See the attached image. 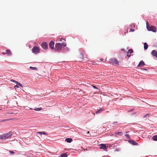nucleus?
<instances>
[{
    "mask_svg": "<svg viewBox=\"0 0 157 157\" xmlns=\"http://www.w3.org/2000/svg\"><path fill=\"white\" fill-rule=\"evenodd\" d=\"M66 45V43L61 44L59 43H57L56 44L55 50L57 51H59L62 49L63 46L65 47Z\"/></svg>",
    "mask_w": 157,
    "mask_h": 157,
    "instance_id": "nucleus-1",
    "label": "nucleus"
},
{
    "mask_svg": "<svg viewBox=\"0 0 157 157\" xmlns=\"http://www.w3.org/2000/svg\"><path fill=\"white\" fill-rule=\"evenodd\" d=\"M11 136V133L9 132L6 134L1 135L0 136V139H6Z\"/></svg>",
    "mask_w": 157,
    "mask_h": 157,
    "instance_id": "nucleus-2",
    "label": "nucleus"
},
{
    "mask_svg": "<svg viewBox=\"0 0 157 157\" xmlns=\"http://www.w3.org/2000/svg\"><path fill=\"white\" fill-rule=\"evenodd\" d=\"M147 28V30L149 31H152L154 32H155L156 31V28L154 26H148V23L146 22Z\"/></svg>",
    "mask_w": 157,
    "mask_h": 157,
    "instance_id": "nucleus-3",
    "label": "nucleus"
},
{
    "mask_svg": "<svg viewBox=\"0 0 157 157\" xmlns=\"http://www.w3.org/2000/svg\"><path fill=\"white\" fill-rule=\"evenodd\" d=\"M32 51L35 54H37L40 52V49L37 46L33 47L32 49Z\"/></svg>",
    "mask_w": 157,
    "mask_h": 157,
    "instance_id": "nucleus-4",
    "label": "nucleus"
},
{
    "mask_svg": "<svg viewBox=\"0 0 157 157\" xmlns=\"http://www.w3.org/2000/svg\"><path fill=\"white\" fill-rule=\"evenodd\" d=\"M109 63H112L113 64L119 65V63L118 61L115 58H113L110 59L109 60Z\"/></svg>",
    "mask_w": 157,
    "mask_h": 157,
    "instance_id": "nucleus-5",
    "label": "nucleus"
},
{
    "mask_svg": "<svg viewBox=\"0 0 157 157\" xmlns=\"http://www.w3.org/2000/svg\"><path fill=\"white\" fill-rule=\"evenodd\" d=\"M41 46L44 49H46L48 48V45L45 42H44L41 44Z\"/></svg>",
    "mask_w": 157,
    "mask_h": 157,
    "instance_id": "nucleus-6",
    "label": "nucleus"
},
{
    "mask_svg": "<svg viewBox=\"0 0 157 157\" xmlns=\"http://www.w3.org/2000/svg\"><path fill=\"white\" fill-rule=\"evenodd\" d=\"M54 42L53 41H51L49 44V47L52 49H54Z\"/></svg>",
    "mask_w": 157,
    "mask_h": 157,
    "instance_id": "nucleus-7",
    "label": "nucleus"
},
{
    "mask_svg": "<svg viewBox=\"0 0 157 157\" xmlns=\"http://www.w3.org/2000/svg\"><path fill=\"white\" fill-rule=\"evenodd\" d=\"M133 50L131 49H129L128 50L127 53V55L128 57H130L131 56V54L133 52Z\"/></svg>",
    "mask_w": 157,
    "mask_h": 157,
    "instance_id": "nucleus-8",
    "label": "nucleus"
},
{
    "mask_svg": "<svg viewBox=\"0 0 157 157\" xmlns=\"http://www.w3.org/2000/svg\"><path fill=\"white\" fill-rule=\"evenodd\" d=\"M100 146V148L101 149H103L105 150V149H106V146L105 144H101L99 145Z\"/></svg>",
    "mask_w": 157,
    "mask_h": 157,
    "instance_id": "nucleus-9",
    "label": "nucleus"
},
{
    "mask_svg": "<svg viewBox=\"0 0 157 157\" xmlns=\"http://www.w3.org/2000/svg\"><path fill=\"white\" fill-rule=\"evenodd\" d=\"M151 54L153 56H155L157 58V52L155 50H153L151 52Z\"/></svg>",
    "mask_w": 157,
    "mask_h": 157,
    "instance_id": "nucleus-10",
    "label": "nucleus"
},
{
    "mask_svg": "<svg viewBox=\"0 0 157 157\" xmlns=\"http://www.w3.org/2000/svg\"><path fill=\"white\" fill-rule=\"evenodd\" d=\"M105 110L104 108H101L100 109H99L98 110L96 111L95 112L96 114H98L100 113L102 111Z\"/></svg>",
    "mask_w": 157,
    "mask_h": 157,
    "instance_id": "nucleus-11",
    "label": "nucleus"
},
{
    "mask_svg": "<svg viewBox=\"0 0 157 157\" xmlns=\"http://www.w3.org/2000/svg\"><path fill=\"white\" fill-rule=\"evenodd\" d=\"M145 65L144 62L143 61H140L139 64L138 65V67H140L141 66H144Z\"/></svg>",
    "mask_w": 157,
    "mask_h": 157,
    "instance_id": "nucleus-12",
    "label": "nucleus"
},
{
    "mask_svg": "<svg viewBox=\"0 0 157 157\" xmlns=\"http://www.w3.org/2000/svg\"><path fill=\"white\" fill-rule=\"evenodd\" d=\"M65 141L67 143H71L72 141V140L71 138H68L66 139Z\"/></svg>",
    "mask_w": 157,
    "mask_h": 157,
    "instance_id": "nucleus-13",
    "label": "nucleus"
},
{
    "mask_svg": "<svg viewBox=\"0 0 157 157\" xmlns=\"http://www.w3.org/2000/svg\"><path fill=\"white\" fill-rule=\"evenodd\" d=\"M6 53L9 56H10L11 55L12 53L10 51L9 49H7L6 50Z\"/></svg>",
    "mask_w": 157,
    "mask_h": 157,
    "instance_id": "nucleus-14",
    "label": "nucleus"
},
{
    "mask_svg": "<svg viewBox=\"0 0 157 157\" xmlns=\"http://www.w3.org/2000/svg\"><path fill=\"white\" fill-rule=\"evenodd\" d=\"M144 49H147L148 48V45L146 43H144Z\"/></svg>",
    "mask_w": 157,
    "mask_h": 157,
    "instance_id": "nucleus-15",
    "label": "nucleus"
},
{
    "mask_svg": "<svg viewBox=\"0 0 157 157\" xmlns=\"http://www.w3.org/2000/svg\"><path fill=\"white\" fill-rule=\"evenodd\" d=\"M67 155L66 153H63L60 155L61 157H67Z\"/></svg>",
    "mask_w": 157,
    "mask_h": 157,
    "instance_id": "nucleus-16",
    "label": "nucleus"
},
{
    "mask_svg": "<svg viewBox=\"0 0 157 157\" xmlns=\"http://www.w3.org/2000/svg\"><path fill=\"white\" fill-rule=\"evenodd\" d=\"M131 143L134 145H137L138 143L134 141L131 140Z\"/></svg>",
    "mask_w": 157,
    "mask_h": 157,
    "instance_id": "nucleus-17",
    "label": "nucleus"
},
{
    "mask_svg": "<svg viewBox=\"0 0 157 157\" xmlns=\"http://www.w3.org/2000/svg\"><path fill=\"white\" fill-rule=\"evenodd\" d=\"M37 133H39L40 134H44L45 135H47V134L44 132H38Z\"/></svg>",
    "mask_w": 157,
    "mask_h": 157,
    "instance_id": "nucleus-18",
    "label": "nucleus"
},
{
    "mask_svg": "<svg viewBox=\"0 0 157 157\" xmlns=\"http://www.w3.org/2000/svg\"><path fill=\"white\" fill-rule=\"evenodd\" d=\"M152 139L154 140L157 141V136L155 135L153 136L152 137Z\"/></svg>",
    "mask_w": 157,
    "mask_h": 157,
    "instance_id": "nucleus-19",
    "label": "nucleus"
},
{
    "mask_svg": "<svg viewBox=\"0 0 157 157\" xmlns=\"http://www.w3.org/2000/svg\"><path fill=\"white\" fill-rule=\"evenodd\" d=\"M14 119H13V118H10V119H5V120H3L2 121H9L11 120H13Z\"/></svg>",
    "mask_w": 157,
    "mask_h": 157,
    "instance_id": "nucleus-20",
    "label": "nucleus"
},
{
    "mask_svg": "<svg viewBox=\"0 0 157 157\" xmlns=\"http://www.w3.org/2000/svg\"><path fill=\"white\" fill-rule=\"evenodd\" d=\"M34 109L36 111H40L42 110V108H38Z\"/></svg>",
    "mask_w": 157,
    "mask_h": 157,
    "instance_id": "nucleus-21",
    "label": "nucleus"
},
{
    "mask_svg": "<svg viewBox=\"0 0 157 157\" xmlns=\"http://www.w3.org/2000/svg\"><path fill=\"white\" fill-rule=\"evenodd\" d=\"M29 68L31 69H32V70H37V68L36 67H29Z\"/></svg>",
    "mask_w": 157,
    "mask_h": 157,
    "instance_id": "nucleus-22",
    "label": "nucleus"
},
{
    "mask_svg": "<svg viewBox=\"0 0 157 157\" xmlns=\"http://www.w3.org/2000/svg\"><path fill=\"white\" fill-rule=\"evenodd\" d=\"M116 134H117V135H121L122 134V132H117L116 133Z\"/></svg>",
    "mask_w": 157,
    "mask_h": 157,
    "instance_id": "nucleus-23",
    "label": "nucleus"
},
{
    "mask_svg": "<svg viewBox=\"0 0 157 157\" xmlns=\"http://www.w3.org/2000/svg\"><path fill=\"white\" fill-rule=\"evenodd\" d=\"M91 86H92L94 89H98V88L97 87H96V86H94V85H92Z\"/></svg>",
    "mask_w": 157,
    "mask_h": 157,
    "instance_id": "nucleus-24",
    "label": "nucleus"
},
{
    "mask_svg": "<svg viewBox=\"0 0 157 157\" xmlns=\"http://www.w3.org/2000/svg\"><path fill=\"white\" fill-rule=\"evenodd\" d=\"M14 87L15 89L18 88H19V86L17 85H16Z\"/></svg>",
    "mask_w": 157,
    "mask_h": 157,
    "instance_id": "nucleus-25",
    "label": "nucleus"
},
{
    "mask_svg": "<svg viewBox=\"0 0 157 157\" xmlns=\"http://www.w3.org/2000/svg\"><path fill=\"white\" fill-rule=\"evenodd\" d=\"M150 114H145L144 116H143L144 118L145 117H147V115H148Z\"/></svg>",
    "mask_w": 157,
    "mask_h": 157,
    "instance_id": "nucleus-26",
    "label": "nucleus"
},
{
    "mask_svg": "<svg viewBox=\"0 0 157 157\" xmlns=\"http://www.w3.org/2000/svg\"><path fill=\"white\" fill-rule=\"evenodd\" d=\"M134 31V30L133 29H131L130 32H133Z\"/></svg>",
    "mask_w": 157,
    "mask_h": 157,
    "instance_id": "nucleus-27",
    "label": "nucleus"
},
{
    "mask_svg": "<svg viewBox=\"0 0 157 157\" xmlns=\"http://www.w3.org/2000/svg\"><path fill=\"white\" fill-rule=\"evenodd\" d=\"M10 152L11 154H13L14 153V152L13 151H10Z\"/></svg>",
    "mask_w": 157,
    "mask_h": 157,
    "instance_id": "nucleus-28",
    "label": "nucleus"
},
{
    "mask_svg": "<svg viewBox=\"0 0 157 157\" xmlns=\"http://www.w3.org/2000/svg\"><path fill=\"white\" fill-rule=\"evenodd\" d=\"M10 81L12 82H15V80H13V79H11L10 80Z\"/></svg>",
    "mask_w": 157,
    "mask_h": 157,
    "instance_id": "nucleus-29",
    "label": "nucleus"
},
{
    "mask_svg": "<svg viewBox=\"0 0 157 157\" xmlns=\"http://www.w3.org/2000/svg\"><path fill=\"white\" fill-rule=\"evenodd\" d=\"M10 81L12 82H15V80H13V79H11L10 80Z\"/></svg>",
    "mask_w": 157,
    "mask_h": 157,
    "instance_id": "nucleus-30",
    "label": "nucleus"
},
{
    "mask_svg": "<svg viewBox=\"0 0 157 157\" xmlns=\"http://www.w3.org/2000/svg\"><path fill=\"white\" fill-rule=\"evenodd\" d=\"M125 136L126 137H129V135L128 134H125Z\"/></svg>",
    "mask_w": 157,
    "mask_h": 157,
    "instance_id": "nucleus-31",
    "label": "nucleus"
},
{
    "mask_svg": "<svg viewBox=\"0 0 157 157\" xmlns=\"http://www.w3.org/2000/svg\"><path fill=\"white\" fill-rule=\"evenodd\" d=\"M18 85H19L20 86H21L22 87H23V86H22V85L20 83H19L18 84Z\"/></svg>",
    "mask_w": 157,
    "mask_h": 157,
    "instance_id": "nucleus-32",
    "label": "nucleus"
},
{
    "mask_svg": "<svg viewBox=\"0 0 157 157\" xmlns=\"http://www.w3.org/2000/svg\"><path fill=\"white\" fill-rule=\"evenodd\" d=\"M15 82H15L17 84H18H18H19V83L18 82H17V81H15Z\"/></svg>",
    "mask_w": 157,
    "mask_h": 157,
    "instance_id": "nucleus-33",
    "label": "nucleus"
},
{
    "mask_svg": "<svg viewBox=\"0 0 157 157\" xmlns=\"http://www.w3.org/2000/svg\"><path fill=\"white\" fill-rule=\"evenodd\" d=\"M62 40H64L65 41V40H64V38H61V40H60V41H61Z\"/></svg>",
    "mask_w": 157,
    "mask_h": 157,
    "instance_id": "nucleus-34",
    "label": "nucleus"
},
{
    "mask_svg": "<svg viewBox=\"0 0 157 157\" xmlns=\"http://www.w3.org/2000/svg\"><path fill=\"white\" fill-rule=\"evenodd\" d=\"M100 60H101V61H102V60H103V59L102 58H101V59H100Z\"/></svg>",
    "mask_w": 157,
    "mask_h": 157,
    "instance_id": "nucleus-35",
    "label": "nucleus"
},
{
    "mask_svg": "<svg viewBox=\"0 0 157 157\" xmlns=\"http://www.w3.org/2000/svg\"><path fill=\"white\" fill-rule=\"evenodd\" d=\"M128 32V29L127 30L126 32L124 33L125 34L126 33H127Z\"/></svg>",
    "mask_w": 157,
    "mask_h": 157,
    "instance_id": "nucleus-36",
    "label": "nucleus"
},
{
    "mask_svg": "<svg viewBox=\"0 0 157 157\" xmlns=\"http://www.w3.org/2000/svg\"><path fill=\"white\" fill-rule=\"evenodd\" d=\"M6 53H4V52H3L2 54H3V55H5Z\"/></svg>",
    "mask_w": 157,
    "mask_h": 157,
    "instance_id": "nucleus-37",
    "label": "nucleus"
},
{
    "mask_svg": "<svg viewBox=\"0 0 157 157\" xmlns=\"http://www.w3.org/2000/svg\"><path fill=\"white\" fill-rule=\"evenodd\" d=\"M142 69L144 70H147V69H144H144Z\"/></svg>",
    "mask_w": 157,
    "mask_h": 157,
    "instance_id": "nucleus-38",
    "label": "nucleus"
},
{
    "mask_svg": "<svg viewBox=\"0 0 157 157\" xmlns=\"http://www.w3.org/2000/svg\"><path fill=\"white\" fill-rule=\"evenodd\" d=\"M121 50L122 51H124V49H122Z\"/></svg>",
    "mask_w": 157,
    "mask_h": 157,
    "instance_id": "nucleus-39",
    "label": "nucleus"
},
{
    "mask_svg": "<svg viewBox=\"0 0 157 157\" xmlns=\"http://www.w3.org/2000/svg\"><path fill=\"white\" fill-rule=\"evenodd\" d=\"M89 132H89V131H88V132H87V133H89Z\"/></svg>",
    "mask_w": 157,
    "mask_h": 157,
    "instance_id": "nucleus-40",
    "label": "nucleus"
},
{
    "mask_svg": "<svg viewBox=\"0 0 157 157\" xmlns=\"http://www.w3.org/2000/svg\"><path fill=\"white\" fill-rule=\"evenodd\" d=\"M82 59H83V55H82Z\"/></svg>",
    "mask_w": 157,
    "mask_h": 157,
    "instance_id": "nucleus-41",
    "label": "nucleus"
}]
</instances>
